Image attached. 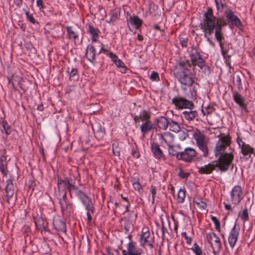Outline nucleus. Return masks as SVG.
<instances>
[{"mask_svg": "<svg viewBox=\"0 0 255 255\" xmlns=\"http://www.w3.org/2000/svg\"><path fill=\"white\" fill-rule=\"evenodd\" d=\"M216 17L214 16L212 8L208 7L203 15V20L200 23V29L204 32V36L209 43L214 46V43L210 38V35L214 32L215 29V38L218 42L219 46H222L223 41H225V37L223 32V27L216 22Z\"/></svg>", "mask_w": 255, "mask_h": 255, "instance_id": "f257e3e1", "label": "nucleus"}, {"mask_svg": "<svg viewBox=\"0 0 255 255\" xmlns=\"http://www.w3.org/2000/svg\"><path fill=\"white\" fill-rule=\"evenodd\" d=\"M74 183L71 178L68 177H66L64 179L58 178L57 185L60 195L64 194V192L66 193V190H67L69 192L71 198H72L73 193H74L76 196L81 190L76 186Z\"/></svg>", "mask_w": 255, "mask_h": 255, "instance_id": "f03ea898", "label": "nucleus"}, {"mask_svg": "<svg viewBox=\"0 0 255 255\" xmlns=\"http://www.w3.org/2000/svg\"><path fill=\"white\" fill-rule=\"evenodd\" d=\"M234 159V155L231 151L225 153L219 156L218 159L216 161L215 166L222 172H226L229 169Z\"/></svg>", "mask_w": 255, "mask_h": 255, "instance_id": "7ed1b4c3", "label": "nucleus"}, {"mask_svg": "<svg viewBox=\"0 0 255 255\" xmlns=\"http://www.w3.org/2000/svg\"><path fill=\"white\" fill-rule=\"evenodd\" d=\"M231 143V138L229 136L225 135L221 136L216 144L214 149L215 157H218L225 153V150L228 147H230L229 149L232 150L230 146Z\"/></svg>", "mask_w": 255, "mask_h": 255, "instance_id": "20e7f679", "label": "nucleus"}, {"mask_svg": "<svg viewBox=\"0 0 255 255\" xmlns=\"http://www.w3.org/2000/svg\"><path fill=\"white\" fill-rule=\"evenodd\" d=\"M171 103L178 110L188 109L191 110L195 107L194 104L192 101L180 96H175L172 99Z\"/></svg>", "mask_w": 255, "mask_h": 255, "instance_id": "39448f33", "label": "nucleus"}, {"mask_svg": "<svg viewBox=\"0 0 255 255\" xmlns=\"http://www.w3.org/2000/svg\"><path fill=\"white\" fill-rule=\"evenodd\" d=\"M198 148L202 151L204 157H207L208 155V148L207 143L205 142V136L201 131L197 129L193 134Z\"/></svg>", "mask_w": 255, "mask_h": 255, "instance_id": "423d86ee", "label": "nucleus"}, {"mask_svg": "<svg viewBox=\"0 0 255 255\" xmlns=\"http://www.w3.org/2000/svg\"><path fill=\"white\" fill-rule=\"evenodd\" d=\"M59 196L58 200L62 213L63 214L70 215L73 211V203L68 201L66 193L64 192V194L59 195Z\"/></svg>", "mask_w": 255, "mask_h": 255, "instance_id": "0eeeda50", "label": "nucleus"}, {"mask_svg": "<svg viewBox=\"0 0 255 255\" xmlns=\"http://www.w3.org/2000/svg\"><path fill=\"white\" fill-rule=\"evenodd\" d=\"M225 15L228 25L231 29H233L234 26L239 28L240 30L243 29V25L240 18L234 14L231 10L225 11Z\"/></svg>", "mask_w": 255, "mask_h": 255, "instance_id": "6e6552de", "label": "nucleus"}, {"mask_svg": "<svg viewBox=\"0 0 255 255\" xmlns=\"http://www.w3.org/2000/svg\"><path fill=\"white\" fill-rule=\"evenodd\" d=\"M79 199L87 212H91L94 213L95 211V208L92 199L85 193L82 190L76 195Z\"/></svg>", "mask_w": 255, "mask_h": 255, "instance_id": "1a4fd4ad", "label": "nucleus"}, {"mask_svg": "<svg viewBox=\"0 0 255 255\" xmlns=\"http://www.w3.org/2000/svg\"><path fill=\"white\" fill-rule=\"evenodd\" d=\"M208 242L211 244L214 254L219 253L222 248L220 239L213 232L209 233L207 235Z\"/></svg>", "mask_w": 255, "mask_h": 255, "instance_id": "9d476101", "label": "nucleus"}, {"mask_svg": "<svg viewBox=\"0 0 255 255\" xmlns=\"http://www.w3.org/2000/svg\"><path fill=\"white\" fill-rule=\"evenodd\" d=\"M148 230L143 228L140 236L139 243L141 247L149 246L150 249L153 248V238L151 237Z\"/></svg>", "mask_w": 255, "mask_h": 255, "instance_id": "9b49d317", "label": "nucleus"}, {"mask_svg": "<svg viewBox=\"0 0 255 255\" xmlns=\"http://www.w3.org/2000/svg\"><path fill=\"white\" fill-rule=\"evenodd\" d=\"M174 75L182 85L191 87L194 82L191 73L186 74L185 72H180L174 73Z\"/></svg>", "mask_w": 255, "mask_h": 255, "instance_id": "f8f14e48", "label": "nucleus"}, {"mask_svg": "<svg viewBox=\"0 0 255 255\" xmlns=\"http://www.w3.org/2000/svg\"><path fill=\"white\" fill-rule=\"evenodd\" d=\"M197 154V152L194 149L191 147H186L183 151H181L179 160H182L186 163H191Z\"/></svg>", "mask_w": 255, "mask_h": 255, "instance_id": "ddd939ff", "label": "nucleus"}, {"mask_svg": "<svg viewBox=\"0 0 255 255\" xmlns=\"http://www.w3.org/2000/svg\"><path fill=\"white\" fill-rule=\"evenodd\" d=\"M190 57L191 62V64L194 66H202V64L204 63V61L205 60L202 58L197 49L194 47H192V49L190 54Z\"/></svg>", "mask_w": 255, "mask_h": 255, "instance_id": "4468645a", "label": "nucleus"}, {"mask_svg": "<svg viewBox=\"0 0 255 255\" xmlns=\"http://www.w3.org/2000/svg\"><path fill=\"white\" fill-rule=\"evenodd\" d=\"M231 200L235 205H238L243 199V191L241 187L239 185L235 186L232 189L231 193Z\"/></svg>", "mask_w": 255, "mask_h": 255, "instance_id": "2eb2a0df", "label": "nucleus"}, {"mask_svg": "<svg viewBox=\"0 0 255 255\" xmlns=\"http://www.w3.org/2000/svg\"><path fill=\"white\" fill-rule=\"evenodd\" d=\"M127 251L122 250V255H141L142 249L136 246V243L131 241L127 244Z\"/></svg>", "mask_w": 255, "mask_h": 255, "instance_id": "dca6fc26", "label": "nucleus"}, {"mask_svg": "<svg viewBox=\"0 0 255 255\" xmlns=\"http://www.w3.org/2000/svg\"><path fill=\"white\" fill-rule=\"evenodd\" d=\"M240 228L237 227V225L235 224L232 229L229 233L228 237V242L230 247L233 248L238 240L239 235Z\"/></svg>", "mask_w": 255, "mask_h": 255, "instance_id": "f3484780", "label": "nucleus"}, {"mask_svg": "<svg viewBox=\"0 0 255 255\" xmlns=\"http://www.w3.org/2000/svg\"><path fill=\"white\" fill-rule=\"evenodd\" d=\"M96 55L97 52L95 47L92 44H89L85 52V57L87 60L93 64H95Z\"/></svg>", "mask_w": 255, "mask_h": 255, "instance_id": "a211bd4d", "label": "nucleus"}, {"mask_svg": "<svg viewBox=\"0 0 255 255\" xmlns=\"http://www.w3.org/2000/svg\"><path fill=\"white\" fill-rule=\"evenodd\" d=\"M108 56L112 60L113 63L119 68H121L122 69L123 73H126L127 70V67L125 65L123 61L119 59L118 57L112 52H109L107 53Z\"/></svg>", "mask_w": 255, "mask_h": 255, "instance_id": "6ab92c4d", "label": "nucleus"}, {"mask_svg": "<svg viewBox=\"0 0 255 255\" xmlns=\"http://www.w3.org/2000/svg\"><path fill=\"white\" fill-rule=\"evenodd\" d=\"M6 186L4 190L6 193L5 197L6 201L9 203V200L13 196L14 193V188L12 181L11 179H8L6 181Z\"/></svg>", "mask_w": 255, "mask_h": 255, "instance_id": "aec40b11", "label": "nucleus"}, {"mask_svg": "<svg viewBox=\"0 0 255 255\" xmlns=\"http://www.w3.org/2000/svg\"><path fill=\"white\" fill-rule=\"evenodd\" d=\"M231 90L233 92V97L235 102L238 104L241 108L246 110L247 109V105L245 102L244 98L237 91H233V88H232Z\"/></svg>", "mask_w": 255, "mask_h": 255, "instance_id": "412c9836", "label": "nucleus"}, {"mask_svg": "<svg viewBox=\"0 0 255 255\" xmlns=\"http://www.w3.org/2000/svg\"><path fill=\"white\" fill-rule=\"evenodd\" d=\"M178 70L174 73H180V72H185V73H190V68L191 64L189 60L181 61L178 63Z\"/></svg>", "mask_w": 255, "mask_h": 255, "instance_id": "4be33fe9", "label": "nucleus"}, {"mask_svg": "<svg viewBox=\"0 0 255 255\" xmlns=\"http://www.w3.org/2000/svg\"><path fill=\"white\" fill-rule=\"evenodd\" d=\"M151 151L156 158L158 159L165 158L163 153L159 147L158 143L155 142L151 143Z\"/></svg>", "mask_w": 255, "mask_h": 255, "instance_id": "5701e85b", "label": "nucleus"}, {"mask_svg": "<svg viewBox=\"0 0 255 255\" xmlns=\"http://www.w3.org/2000/svg\"><path fill=\"white\" fill-rule=\"evenodd\" d=\"M87 26L88 27L87 32L91 35L92 41L93 42H96L99 37L100 30L91 24H88Z\"/></svg>", "mask_w": 255, "mask_h": 255, "instance_id": "b1692460", "label": "nucleus"}, {"mask_svg": "<svg viewBox=\"0 0 255 255\" xmlns=\"http://www.w3.org/2000/svg\"><path fill=\"white\" fill-rule=\"evenodd\" d=\"M169 122V121L165 117L162 116L156 118L154 120V124H156L155 126L164 130L167 129Z\"/></svg>", "mask_w": 255, "mask_h": 255, "instance_id": "393cba45", "label": "nucleus"}, {"mask_svg": "<svg viewBox=\"0 0 255 255\" xmlns=\"http://www.w3.org/2000/svg\"><path fill=\"white\" fill-rule=\"evenodd\" d=\"M242 146L240 147L241 149V153L244 156H248L249 157H246L245 160H248L249 158L251 157V154H255L254 151V149L252 148L249 144H246V143H242Z\"/></svg>", "mask_w": 255, "mask_h": 255, "instance_id": "a878e982", "label": "nucleus"}, {"mask_svg": "<svg viewBox=\"0 0 255 255\" xmlns=\"http://www.w3.org/2000/svg\"><path fill=\"white\" fill-rule=\"evenodd\" d=\"M53 226L57 231L66 233V223L62 220L59 219H54L53 222Z\"/></svg>", "mask_w": 255, "mask_h": 255, "instance_id": "bb28decb", "label": "nucleus"}, {"mask_svg": "<svg viewBox=\"0 0 255 255\" xmlns=\"http://www.w3.org/2000/svg\"><path fill=\"white\" fill-rule=\"evenodd\" d=\"M127 21L131 25L134 26L136 29L139 28L142 23V20L137 15L131 16L129 15V17H127Z\"/></svg>", "mask_w": 255, "mask_h": 255, "instance_id": "cd10ccee", "label": "nucleus"}, {"mask_svg": "<svg viewBox=\"0 0 255 255\" xmlns=\"http://www.w3.org/2000/svg\"><path fill=\"white\" fill-rule=\"evenodd\" d=\"M92 128L97 138H102L105 134V128L100 124H97L94 126L92 125Z\"/></svg>", "mask_w": 255, "mask_h": 255, "instance_id": "c85d7f7f", "label": "nucleus"}, {"mask_svg": "<svg viewBox=\"0 0 255 255\" xmlns=\"http://www.w3.org/2000/svg\"><path fill=\"white\" fill-rule=\"evenodd\" d=\"M153 128H156V126L153 127L151 122L150 121H148L144 122L142 124L140 127V130L142 134L145 135L147 134L148 132Z\"/></svg>", "mask_w": 255, "mask_h": 255, "instance_id": "c756f323", "label": "nucleus"}, {"mask_svg": "<svg viewBox=\"0 0 255 255\" xmlns=\"http://www.w3.org/2000/svg\"><path fill=\"white\" fill-rule=\"evenodd\" d=\"M215 167H216V166H215V164L209 163L199 168L198 172L201 174H209L212 172Z\"/></svg>", "mask_w": 255, "mask_h": 255, "instance_id": "7c9ffc66", "label": "nucleus"}, {"mask_svg": "<svg viewBox=\"0 0 255 255\" xmlns=\"http://www.w3.org/2000/svg\"><path fill=\"white\" fill-rule=\"evenodd\" d=\"M182 115L184 118L189 122L193 121L196 117L198 116V113L196 111L189 110V111H185L183 112Z\"/></svg>", "mask_w": 255, "mask_h": 255, "instance_id": "2f4dec72", "label": "nucleus"}, {"mask_svg": "<svg viewBox=\"0 0 255 255\" xmlns=\"http://www.w3.org/2000/svg\"><path fill=\"white\" fill-rule=\"evenodd\" d=\"M137 217V215L135 214L134 215L133 219H129V217H125L124 219L126 221L125 224L124 226V229L126 232H128L130 227L133 226L136 218Z\"/></svg>", "mask_w": 255, "mask_h": 255, "instance_id": "473e14b6", "label": "nucleus"}, {"mask_svg": "<svg viewBox=\"0 0 255 255\" xmlns=\"http://www.w3.org/2000/svg\"><path fill=\"white\" fill-rule=\"evenodd\" d=\"M35 224L36 228L39 230H45L47 224L42 217H38L35 220Z\"/></svg>", "mask_w": 255, "mask_h": 255, "instance_id": "72a5a7b5", "label": "nucleus"}, {"mask_svg": "<svg viewBox=\"0 0 255 255\" xmlns=\"http://www.w3.org/2000/svg\"><path fill=\"white\" fill-rule=\"evenodd\" d=\"M69 68H68L67 72L69 74V79L70 81L77 80L79 78L78 69L76 68H72L71 70L69 71Z\"/></svg>", "mask_w": 255, "mask_h": 255, "instance_id": "f704fd0d", "label": "nucleus"}, {"mask_svg": "<svg viewBox=\"0 0 255 255\" xmlns=\"http://www.w3.org/2000/svg\"><path fill=\"white\" fill-rule=\"evenodd\" d=\"M0 124L2 127V128L1 129V132H4L7 135H9L12 131V127L9 125L6 121L4 120H2L0 122Z\"/></svg>", "mask_w": 255, "mask_h": 255, "instance_id": "c9c22d12", "label": "nucleus"}, {"mask_svg": "<svg viewBox=\"0 0 255 255\" xmlns=\"http://www.w3.org/2000/svg\"><path fill=\"white\" fill-rule=\"evenodd\" d=\"M169 154L171 156H175L177 160H179L181 151H178L174 145H169L168 148Z\"/></svg>", "mask_w": 255, "mask_h": 255, "instance_id": "e433bc0d", "label": "nucleus"}, {"mask_svg": "<svg viewBox=\"0 0 255 255\" xmlns=\"http://www.w3.org/2000/svg\"><path fill=\"white\" fill-rule=\"evenodd\" d=\"M121 11L120 8H116L114 9L111 13V17L109 22H114L120 17Z\"/></svg>", "mask_w": 255, "mask_h": 255, "instance_id": "4c0bfd02", "label": "nucleus"}, {"mask_svg": "<svg viewBox=\"0 0 255 255\" xmlns=\"http://www.w3.org/2000/svg\"><path fill=\"white\" fill-rule=\"evenodd\" d=\"M67 30V37L70 39L73 38L75 40L79 38L78 32L73 30L72 27L68 26L66 27Z\"/></svg>", "mask_w": 255, "mask_h": 255, "instance_id": "58836bf2", "label": "nucleus"}, {"mask_svg": "<svg viewBox=\"0 0 255 255\" xmlns=\"http://www.w3.org/2000/svg\"><path fill=\"white\" fill-rule=\"evenodd\" d=\"M220 47L221 50L222 55H223L224 58L225 59V63L227 66L231 67V56L228 54V51L227 50H224L223 48V44L222 46H220Z\"/></svg>", "mask_w": 255, "mask_h": 255, "instance_id": "ea45409f", "label": "nucleus"}, {"mask_svg": "<svg viewBox=\"0 0 255 255\" xmlns=\"http://www.w3.org/2000/svg\"><path fill=\"white\" fill-rule=\"evenodd\" d=\"M170 127L169 129L175 132H178L181 129V128L177 122L170 120L169 122V125Z\"/></svg>", "mask_w": 255, "mask_h": 255, "instance_id": "a19ab883", "label": "nucleus"}, {"mask_svg": "<svg viewBox=\"0 0 255 255\" xmlns=\"http://www.w3.org/2000/svg\"><path fill=\"white\" fill-rule=\"evenodd\" d=\"M23 46L24 48L29 51L31 53L34 54L36 53V49L33 47L32 44L30 41H25L24 42Z\"/></svg>", "mask_w": 255, "mask_h": 255, "instance_id": "79ce46f5", "label": "nucleus"}, {"mask_svg": "<svg viewBox=\"0 0 255 255\" xmlns=\"http://www.w3.org/2000/svg\"><path fill=\"white\" fill-rule=\"evenodd\" d=\"M140 120L142 122H146L149 121L150 119V115L149 113H148L145 110H143L140 113L139 115Z\"/></svg>", "mask_w": 255, "mask_h": 255, "instance_id": "37998d69", "label": "nucleus"}, {"mask_svg": "<svg viewBox=\"0 0 255 255\" xmlns=\"http://www.w3.org/2000/svg\"><path fill=\"white\" fill-rule=\"evenodd\" d=\"M185 190L180 189L177 194V202L179 203H182L184 202L185 197Z\"/></svg>", "mask_w": 255, "mask_h": 255, "instance_id": "c03bdc74", "label": "nucleus"}, {"mask_svg": "<svg viewBox=\"0 0 255 255\" xmlns=\"http://www.w3.org/2000/svg\"><path fill=\"white\" fill-rule=\"evenodd\" d=\"M233 80L234 85L237 86V88L239 90H241L243 89L241 78L239 75H237L236 77H234Z\"/></svg>", "mask_w": 255, "mask_h": 255, "instance_id": "a18cd8bd", "label": "nucleus"}, {"mask_svg": "<svg viewBox=\"0 0 255 255\" xmlns=\"http://www.w3.org/2000/svg\"><path fill=\"white\" fill-rule=\"evenodd\" d=\"M23 10L25 11L26 19L29 21L30 22L32 23L33 24L36 23L38 24V22L36 21L34 18L33 17L32 14H30L29 12L25 9H23Z\"/></svg>", "mask_w": 255, "mask_h": 255, "instance_id": "49530a36", "label": "nucleus"}, {"mask_svg": "<svg viewBox=\"0 0 255 255\" xmlns=\"http://www.w3.org/2000/svg\"><path fill=\"white\" fill-rule=\"evenodd\" d=\"M211 219L215 225L216 230L218 232H220L221 227L219 220L216 217L212 215H211Z\"/></svg>", "mask_w": 255, "mask_h": 255, "instance_id": "de8ad7c7", "label": "nucleus"}, {"mask_svg": "<svg viewBox=\"0 0 255 255\" xmlns=\"http://www.w3.org/2000/svg\"><path fill=\"white\" fill-rule=\"evenodd\" d=\"M0 171L2 174L5 175L7 173V163L0 161Z\"/></svg>", "mask_w": 255, "mask_h": 255, "instance_id": "09e8293b", "label": "nucleus"}, {"mask_svg": "<svg viewBox=\"0 0 255 255\" xmlns=\"http://www.w3.org/2000/svg\"><path fill=\"white\" fill-rule=\"evenodd\" d=\"M180 133L179 134V138L180 140H185L188 136L187 130L185 128H184L182 130H181L179 131Z\"/></svg>", "mask_w": 255, "mask_h": 255, "instance_id": "8fccbe9b", "label": "nucleus"}, {"mask_svg": "<svg viewBox=\"0 0 255 255\" xmlns=\"http://www.w3.org/2000/svg\"><path fill=\"white\" fill-rule=\"evenodd\" d=\"M191 250L193 251L196 255H202V250L196 243H194L193 244V246L191 248Z\"/></svg>", "mask_w": 255, "mask_h": 255, "instance_id": "3c124183", "label": "nucleus"}, {"mask_svg": "<svg viewBox=\"0 0 255 255\" xmlns=\"http://www.w3.org/2000/svg\"><path fill=\"white\" fill-rule=\"evenodd\" d=\"M131 154L135 158H138L140 156L139 153L137 151V145L135 144L131 146Z\"/></svg>", "mask_w": 255, "mask_h": 255, "instance_id": "603ef678", "label": "nucleus"}, {"mask_svg": "<svg viewBox=\"0 0 255 255\" xmlns=\"http://www.w3.org/2000/svg\"><path fill=\"white\" fill-rule=\"evenodd\" d=\"M200 69L202 70L203 73L205 74L209 75L210 73V67L206 65V62L204 60V63L202 64V66L198 67Z\"/></svg>", "mask_w": 255, "mask_h": 255, "instance_id": "864d4df0", "label": "nucleus"}, {"mask_svg": "<svg viewBox=\"0 0 255 255\" xmlns=\"http://www.w3.org/2000/svg\"><path fill=\"white\" fill-rule=\"evenodd\" d=\"M190 87L189 90L190 97L193 100H196L197 97L196 89L195 86H192V85Z\"/></svg>", "mask_w": 255, "mask_h": 255, "instance_id": "5fc2aeb1", "label": "nucleus"}, {"mask_svg": "<svg viewBox=\"0 0 255 255\" xmlns=\"http://www.w3.org/2000/svg\"><path fill=\"white\" fill-rule=\"evenodd\" d=\"M216 22H217L223 27H225L228 24V22L223 17H216Z\"/></svg>", "mask_w": 255, "mask_h": 255, "instance_id": "6e6d98bb", "label": "nucleus"}, {"mask_svg": "<svg viewBox=\"0 0 255 255\" xmlns=\"http://www.w3.org/2000/svg\"><path fill=\"white\" fill-rule=\"evenodd\" d=\"M241 218L244 221H247L249 220L248 211L247 208L243 211L242 214L241 215Z\"/></svg>", "mask_w": 255, "mask_h": 255, "instance_id": "4d7b16f0", "label": "nucleus"}, {"mask_svg": "<svg viewBox=\"0 0 255 255\" xmlns=\"http://www.w3.org/2000/svg\"><path fill=\"white\" fill-rule=\"evenodd\" d=\"M150 78L152 81L157 82L160 80L159 75L158 73L155 71L152 72L150 76Z\"/></svg>", "mask_w": 255, "mask_h": 255, "instance_id": "13d9d810", "label": "nucleus"}, {"mask_svg": "<svg viewBox=\"0 0 255 255\" xmlns=\"http://www.w3.org/2000/svg\"><path fill=\"white\" fill-rule=\"evenodd\" d=\"M194 203L201 209L205 210L207 207V204L204 201L197 202L196 201H194Z\"/></svg>", "mask_w": 255, "mask_h": 255, "instance_id": "bf43d9fd", "label": "nucleus"}, {"mask_svg": "<svg viewBox=\"0 0 255 255\" xmlns=\"http://www.w3.org/2000/svg\"><path fill=\"white\" fill-rule=\"evenodd\" d=\"M178 176L182 179H187L190 176V173L184 172L182 169H180Z\"/></svg>", "mask_w": 255, "mask_h": 255, "instance_id": "052dcab7", "label": "nucleus"}, {"mask_svg": "<svg viewBox=\"0 0 255 255\" xmlns=\"http://www.w3.org/2000/svg\"><path fill=\"white\" fill-rule=\"evenodd\" d=\"M52 30L54 36H60V33H58V32L61 31V28L59 26H55Z\"/></svg>", "mask_w": 255, "mask_h": 255, "instance_id": "680f3d73", "label": "nucleus"}, {"mask_svg": "<svg viewBox=\"0 0 255 255\" xmlns=\"http://www.w3.org/2000/svg\"><path fill=\"white\" fill-rule=\"evenodd\" d=\"M180 44L183 47H187L188 39L186 38L179 37Z\"/></svg>", "mask_w": 255, "mask_h": 255, "instance_id": "e2e57ef3", "label": "nucleus"}, {"mask_svg": "<svg viewBox=\"0 0 255 255\" xmlns=\"http://www.w3.org/2000/svg\"><path fill=\"white\" fill-rule=\"evenodd\" d=\"M216 3V9L218 11H222L223 10L224 4L221 2L220 4L219 1H215Z\"/></svg>", "mask_w": 255, "mask_h": 255, "instance_id": "0e129e2a", "label": "nucleus"}, {"mask_svg": "<svg viewBox=\"0 0 255 255\" xmlns=\"http://www.w3.org/2000/svg\"><path fill=\"white\" fill-rule=\"evenodd\" d=\"M134 190L138 191H140V190L142 189L141 185L139 182H135L132 184Z\"/></svg>", "mask_w": 255, "mask_h": 255, "instance_id": "69168bd1", "label": "nucleus"}, {"mask_svg": "<svg viewBox=\"0 0 255 255\" xmlns=\"http://www.w3.org/2000/svg\"><path fill=\"white\" fill-rule=\"evenodd\" d=\"M36 5L39 7V9L41 11H42V9L45 7L42 0H37L36 1Z\"/></svg>", "mask_w": 255, "mask_h": 255, "instance_id": "338daca9", "label": "nucleus"}, {"mask_svg": "<svg viewBox=\"0 0 255 255\" xmlns=\"http://www.w3.org/2000/svg\"><path fill=\"white\" fill-rule=\"evenodd\" d=\"M35 186V183L33 180H29L28 183V187L29 189H31L32 191L34 189V186Z\"/></svg>", "mask_w": 255, "mask_h": 255, "instance_id": "774afa93", "label": "nucleus"}]
</instances>
